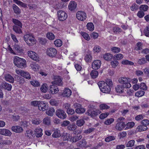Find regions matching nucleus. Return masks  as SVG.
Instances as JSON below:
<instances>
[{"label":"nucleus","mask_w":149,"mask_h":149,"mask_svg":"<svg viewBox=\"0 0 149 149\" xmlns=\"http://www.w3.org/2000/svg\"><path fill=\"white\" fill-rule=\"evenodd\" d=\"M12 22L15 24L14 25L17 26H22V24L21 22L16 19L13 18L12 19Z\"/></svg>","instance_id":"nucleus-30"},{"label":"nucleus","mask_w":149,"mask_h":149,"mask_svg":"<svg viewBox=\"0 0 149 149\" xmlns=\"http://www.w3.org/2000/svg\"><path fill=\"white\" fill-rule=\"evenodd\" d=\"M23 39L29 46H32L36 43V40L31 34H26L23 36Z\"/></svg>","instance_id":"nucleus-2"},{"label":"nucleus","mask_w":149,"mask_h":149,"mask_svg":"<svg viewBox=\"0 0 149 149\" xmlns=\"http://www.w3.org/2000/svg\"><path fill=\"white\" fill-rule=\"evenodd\" d=\"M139 6L136 3L133 4L131 7L130 9L132 11H134V10H136L139 9Z\"/></svg>","instance_id":"nucleus-57"},{"label":"nucleus","mask_w":149,"mask_h":149,"mask_svg":"<svg viewBox=\"0 0 149 149\" xmlns=\"http://www.w3.org/2000/svg\"><path fill=\"white\" fill-rule=\"evenodd\" d=\"M124 88L122 85H118L115 87L116 91L118 93H122L124 92Z\"/></svg>","instance_id":"nucleus-23"},{"label":"nucleus","mask_w":149,"mask_h":149,"mask_svg":"<svg viewBox=\"0 0 149 149\" xmlns=\"http://www.w3.org/2000/svg\"><path fill=\"white\" fill-rule=\"evenodd\" d=\"M22 26L13 25V29L16 33L20 34L22 33Z\"/></svg>","instance_id":"nucleus-20"},{"label":"nucleus","mask_w":149,"mask_h":149,"mask_svg":"<svg viewBox=\"0 0 149 149\" xmlns=\"http://www.w3.org/2000/svg\"><path fill=\"white\" fill-rule=\"evenodd\" d=\"M111 50L115 53H118L120 51V49L118 47H114L111 48Z\"/></svg>","instance_id":"nucleus-62"},{"label":"nucleus","mask_w":149,"mask_h":149,"mask_svg":"<svg viewBox=\"0 0 149 149\" xmlns=\"http://www.w3.org/2000/svg\"><path fill=\"white\" fill-rule=\"evenodd\" d=\"M12 130L15 132L20 133L23 131V128L19 126H13L11 127Z\"/></svg>","instance_id":"nucleus-17"},{"label":"nucleus","mask_w":149,"mask_h":149,"mask_svg":"<svg viewBox=\"0 0 149 149\" xmlns=\"http://www.w3.org/2000/svg\"><path fill=\"white\" fill-rule=\"evenodd\" d=\"M77 7V3L74 1H71L68 5V8L69 10L72 12H75Z\"/></svg>","instance_id":"nucleus-8"},{"label":"nucleus","mask_w":149,"mask_h":149,"mask_svg":"<svg viewBox=\"0 0 149 149\" xmlns=\"http://www.w3.org/2000/svg\"><path fill=\"white\" fill-rule=\"evenodd\" d=\"M114 121V119L112 118H111L108 119L107 120L105 121L104 123L106 125H109L111 124Z\"/></svg>","instance_id":"nucleus-64"},{"label":"nucleus","mask_w":149,"mask_h":149,"mask_svg":"<svg viewBox=\"0 0 149 149\" xmlns=\"http://www.w3.org/2000/svg\"><path fill=\"white\" fill-rule=\"evenodd\" d=\"M144 33L145 36L149 37V25L146 26L144 29Z\"/></svg>","instance_id":"nucleus-50"},{"label":"nucleus","mask_w":149,"mask_h":149,"mask_svg":"<svg viewBox=\"0 0 149 149\" xmlns=\"http://www.w3.org/2000/svg\"><path fill=\"white\" fill-rule=\"evenodd\" d=\"M12 143V141L10 140L6 139L2 140L0 142V143L1 144L8 145L11 144Z\"/></svg>","instance_id":"nucleus-42"},{"label":"nucleus","mask_w":149,"mask_h":149,"mask_svg":"<svg viewBox=\"0 0 149 149\" xmlns=\"http://www.w3.org/2000/svg\"><path fill=\"white\" fill-rule=\"evenodd\" d=\"M100 109L101 110L108 109L109 108V107L105 104H102L100 105Z\"/></svg>","instance_id":"nucleus-49"},{"label":"nucleus","mask_w":149,"mask_h":149,"mask_svg":"<svg viewBox=\"0 0 149 149\" xmlns=\"http://www.w3.org/2000/svg\"><path fill=\"white\" fill-rule=\"evenodd\" d=\"M43 123L46 125H48L50 124V118L49 116L45 117L43 120Z\"/></svg>","instance_id":"nucleus-32"},{"label":"nucleus","mask_w":149,"mask_h":149,"mask_svg":"<svg viewBox=\"0 0 149 149\" xmlns=\"http://www.w3.org/2000/svg\"><path fill=\"white\" fill-rule=\"evenodd\" d=\"M86 113L91 117H93L97 116L98 114H99L100 112L98 110L94 111L88 110L86 112Z\"/></svg>","instance_id":"nucleus-15"},{"label":"nucleus","mask_w":149,"mask_h":149,"mask_svg":"<svg viewBox=\"0 0 149 149\" xmlns=\"http://www.w3.org/2000/svg\"><path fill=\"white\" fill-rule=\"evenodd\" d=\"M145 92L143 91H138L135 93V95L138 97H141L144 95Z\"/></svg>","instance_id":"nucleus-45"},{"label":"nucleus","mask_w":149,"mask_h":149,"mask_svg":"<svg viewBox=\"0 0 149 149\" xmlns=\"http://www.w3.org/2000/svg\"><path fill=\"white\" fill-rule=\"evenodd\" d=\"M48 107V104L46 102L40 101L38 108L40 111H44L47 109Z\"/></svg>","instance_id":"nucleus-9"},{"label":"nucleus","mask_w":149,"mask_h":149,"mask_svg":"<svg viewBox=\"0 0 149 149\" xmlns=\"http://www.w3.org/2000/svg\"><path fill=\"white\" fill-rule=\"evenodd\" d=\"M98 72L96 70H92L91 72L90 75L91 77L93 79H95L97 76Z\"/></svg>","instance_id":"nucleus-34"},{"label":"nucleus","mask_w":149,"mask_h":149,"mask_svg":"<svg viewBox=\"0 0 149 149\" xmlns=\"http://www.w3.org/2000/svg\"><path fill=\"white\" fill-rule=\"evenodd\" d=\"M77 126L75 125H69L67 127V129L70 131H73L76 128Z\"/></svg>","instance_id":"nucleus-43"},{"label":"nucleus","mask_w":149,"mask_h":149,"mask_svg":"<svg viewBox=\"0 0 149 149\" xmlns=\"http://www.w3.org/2000/svg\"><path fill=\"white\" fill-rule=\"evenodd\" d=\"M55 111V109L53 108H49L48 111H46V113L47 115L52 116H53Z\"/></svg>","instance_id":"nucleus-31"},{"label":"nucleus","mask_w":149,"mask_h":149,"mask_svg":"<svg viewBox=\"0 0 149 149\" xmlns=\"http://www.w3.org/2000/svg\"><path fill=\"white\" fill-rule=\"evenodd\" d=\"M13 49L18 53H21L23 52L22 49L21 47L16 43L14 45Z\"/></svg>","instance_id":"nucleus-28"},{"label":"nucleus","mask_w":149,"mask_h":149,"mask_svg":"<svg viewBox=\"0 0 149 149\" xmlns=\"http://www.w3.org/2000/svg\"><path fill=\"white\" fill-rule=\"evenodd\" d=\"M57 14L59 20L63 21L67 18L68 15L66 12L62 10H59L58 11Z\"/></svg>","instance_id":"nucleus-5"},{"label":"nucleus","mask_w":149,"mask_h":149,"mask_svg":"<svg viewBox=\"0 0 149 149\" xmlns=\"http://www.w3.org/2000/svg\"><path fill=\"white\" fill-rule=\"evenodd\" d=\"M101 47L97 45L95 46L93 48V50L95 53H98L101 51Z\"/></svg>","instance_id":"nucleus-48"},{"label":"nucleus","mask_w":149,"mask_h":149,"mask_svg":"<svg viewBox=\"0 0 149 149\" xmlns=\"http://www.w3.org/2000/svg\"><path fill=\"white\" fill-rule=\"evenodd\" d=\"M85 121L83 119L78 120L76 121V124L79 127H81L85 123Z\"/></svg>","instance_id":"nucleus-39"},{"label":"nucleus","mask_w":149,"mask_h":149,"mask_svg":"<svg viewBox=\"0 0 149 149\" xmlns=\"http://www.w3.org/2000/svg\"><path fill=\"white\" fill-rule=\"evenodd\" d=\"M109 114L108 112L102 113L100 115L99 118L101 119H104L107 117Z\"/></svg>","instance_id":"nucleus-61"},{"label":"nucleus","mask_w":149,"mask_h":149,"mask_svg":"<svg viewBox=\"0 0 149 149\" xmlns=\"http://www.w3.org/2000/svg\"><path fill=\"white\" fill-rule=\"evenodd\" d=\"M137 16L140 18L143 17L145 15L144 12L143 11H139L137 13Z\"/></svg>","instance_id":"nucleus-63"},{"label":"nucleus","mask_w":149,"mask_h":149,"mask_svg":"<svg viewBox=\"0 0 149 149\" xmlns=\"http://www.w3.org/2000/svg\"><path fill=\"white\" fill-rule=\"evenodd\" d=\"M3 135L10 136L12 134V133L10 131L7 129H3Z\"/></svg>","instance_id":"nucleus-41"},{"label":"nucleus","mask_w":149,"mask_h":149,"mask_svg":"<svg viewBox=\"0 0 149 149\" xmlns=\"http://www.w3.org/2000/svg\"><path fill=\"white\" fill-rule=\"evenodd\" d=\"M35 134L37 137H41L42 135V130L40 128L36 129L35 130Z\"/></svg>","instance_id":"nucleus-22"},{"label":"nucleus","mask_w":149,"mask_h":149,"mask_svg":"<svg viewBox=\"0 0 149 149\" xmlns=\"http://www.w3.org/2000/svg\"><path fill=\"white\" fill-rule=\"evenodd\" d=\"M16 72L17 74L20 75L26 79H30L31 78L30 74L27 72L22 70H16Z\"/></svg>","instance_id":"nucleus-7"},{"label":"nucleus","mask_w":149,"mask_h":149,"mask_svg":"<svg viewBox=\"0 0 149 149\" xmlns=\"http://www.w3.org/2000/svg\"><path fill=\"white\" fill-rule=\"evenodd\" d=\"M47 54L52 58L54 57L57 54L56 49L54 48H50L47 49Z\"/></svg>","instance_id":"nucleus-10"},{"label":"nucleus","mask_w":149,"mask_h":149,"mask_svg":"<svg viewBox=\"0 0 149 149\" xmlns=\"http://www.w3.org/2000/svg\"><path fill=\"white\" fill-rule=\"evenodd\" d=\"M87 144V142L84 139H81L77 143V146L79 147H85Z\"/></svg>","instance_id":"nucleus-27"},{"label":"nucleus","mask_w":149,"mask_h":149,"mask_svg":"<svg viewBox=\"0 0 149 149\" xmlns=\"http://www.w3.org/2000/svg\"><path fill=\"white\" fill-rule=\"evenodd\" d=\"M70 124V122L68 120H65L63 121L61 124V126L63 127H65L68 126Z\"/></svg>","instance_id":"nucleus-58"},{"label":"nucleus","mask_w":149,"mask_h":149,"mask_svg":"<svg viewBox=\"0 0 149 149\" xmlns=\"http://www.w3.org/2000/svg\"><path fill=\"white\" fill-rule=\"evenodd\" d=\"M119 82L123 84L122 85L124 88H130L131 86V84L129 83L127 78L125 77H121L118 79Z\"/></svg>","instance_id":"nucleus-4"},{"label":"nucleus","mask_w":149,"mask_h":149,"mask_svg":"<svg viewBox=\"0 0 149 149\" xmlns=\"http://www.w3.org/2000/svg\"><path fill=\"white\" fill-rule=\"evenodd\" d=\"M82 36L85 39L87 40H89L90 39V37L89 36V35L87 33L83 32L82 33Z\"/></svg>","instance_id":"nucleus-56"},{"label":"nucleus","mask_w":149,"mask_h":149,"mask_svg":"<svg viewBox=\"0 0 149 149\" xmlns=\"http://www.w3.org/2000/svg\"><path fill=\"white\" fill-rule=\"evenodd\" d=\"M112 57V55L109 53L105 54L103 56L104 59L107 61L111 60Z\"/></svg>","instance_id":"nucleus-29"},{"label":"nucleus","mask_w":149,"mask_h":149,"mask_svg":"<svg viewBox=\"0 0 149 149\" xmlns=\"http://www.w3.org/2000/svg\"><path fill=\"white\" fill-rule=\"evenodd\" d=\"M77 18L79 20L84 21L86 18V13L82 11H78L76 14Z\"/></svg>","instance_id":"nucleus-6"},{"label":"nucleus","mask_w":149,"mask_h":149,"mask_svg":"<svg viewBox=\"0 0 149 149\" xmlns=\"http://www.w3.org/2000/svg\"><path fill=\"white\" fill-rule=\"evenodd\" d=\"M5 79L7 81L9 82L10 83H13L14 81V78L9 74H7L5 75Z\"/></svg>","instance_id":"nucleus-21"},{"label":"nucleus","mask_w":149,"mask_h":149,"mask_svg":"<svg viewBox=\"0 0 149 149\" xmlns=\"http://www.w3.org/2000/svg\"><path fill=\"white\" fill-rule=\"evenodd\" d=\"M115 139V138L114 136H110L106 137L105 139V141L106 142H109L112 140H114Z\"/></svg>","instance_id":"nucleus-55"},{"label":"nucleus","mask_w":149,"mask_h":149,"mask_svg":"<svg viewBox=\"0 0 149 149\" xmlns=\"http://www.w3.org/2000/svg\"><path fill=\"white\" fill-rule=\"evenodd\" d=\"M46 37L50 40H54L55 38V36L52 33L48 32L46 34Z\"/></svg>","instance_id":"nucleus-37"},{"label":"nucleus","mask_w":149,"mask_h":149,"mask_svg":"<svg viewBox=\"0 0 149 149\" xmlns=\"http://www.w3.org/2000/svg\"><path fill=\"white\" fill-rule=\"evenodd\" d=\"M50 92L52 94L57 93L59 91V89L57 86L54 84H52L49 86Z\"/></svg>","instance_id":"nucleus-16"},{"label":"nucleus","mask_w":149,"mask_h":149,"mask_svg":"<svg viewBox=\"0 0 149 149\" xmlns=\"http://www.w3.org/2000/svg\"><path fill=\"white\" fill-rule=\"evenodd\" d=\"M148 7L146 5H141L140 8L139 9L140 10H142L143 11H146L148 9Z\"/></svg>","instance_id":"nucleus-44"},{"label":"nucleus","mask_w":149,"mask_h":149,"mask_svg":"<svg viewBox=\"0 0 149 149\" xmlns=\"http://www.w3.org/2000/svg\"><path fill=\"white\" fill-rule=\"evenodd\" d=\"M118 62L117 61H112L111 62V65L113 68H115L118 65Z\"/></svg>","instance_id":"nucleus-59"},{"label":"nucleus","mask_w":149,"mask_h":149,"mask_svg":"<svg viewBox=\"0 0 149 149\" xmlns=\"http://www.w3.org/2000/svg\"><path fill=\"white\" fill-rule=\"evenodd\" d=\"M92 59V57L90 54H86L84 58L86 62H90Z\"/></svg>","instance_id":"nucleus-36"},{"label":"nucleus","mask_w":149,"mask_h":149,"mask_svg":"<svg viewBox=\"0 0 149 149\" xmlns=\"http://www.w3.org/2000/svg\"><path fill=\"white\" fill-rule=\"evenodd\" d=\"M72 91L69 88H65L63 92V95L64 97H69L71 95Z\"/></svg>","instance_id":"nucleus-25"},{"label":"nucleus","mask_w":149,"mask_h":149,"mask_svg":"<svg viewBox=\"0 0 149 149\" xmlns=\"http://www.w3.org/2000/svg\"><path fill=\"white\" fill-rule=\"evenodd\" d=\"M101 91L103 93H109L111 91L110 86L103 81L99 82L98 84Z\"/></svg>","instance_id":"nucleus-3"},{"label":"nucleus","mask_w":149,"mask_h":149,"mask_svg":"<svg viewBox=\"0 0 149 149\" xmlns=\"http://www.w3.org/2000/svg\"><path fill=\"white\" fill-rule=\"evenodd\" d=\"M148 129L147 127L144 126L143 125H139L138 126L136 129L137 132H141L145 131Z\"/></svg>","instance_id":"nucleus-24"},{"label":"nucleus","mask_w":149,"mask_h":149,"mask_svg":"<svg viewBox=\"0 0 149 149\" xmlns=\"http://www.w3.org/2000/svg\"><path fill=\"white\" fill-rule=\"evenodd\" d=\"M101 64V61L100 60H95L92 63V67L93 69L97 70L100 67Z\"/></svg>","instance_id":"nucleus-14"},{"label":"nucleus","mask_w":149,"mask_h":149,"mask_svg":"<svg viewBox=\"0 0 149 149\" xmlns=\"http://www.w3.org/2000/svg\"><path fill=\"white\" fill-rule=\"evenodd\" d=\"M85 111V109L83 108H77L75 110V112L77 113H81Z\"/></svg>","instance_id":"nucleus-46"},{"label":"nucleus","mask_w":149,"mask_h":149,"mask_svg":"<svg viewBox=\"0 0 149 149\" xmlns=\"http://www.w3.org/2000/svg\"><path fill=\"white\" fill-rule=\"evenodd\" d=\"M141 124L144 126L147 127V126L149 125V120L148 119H144L141 122Z\"/></svg>","instance_id":"nucleus-54"},{"label":"nucleus","mask_w":149,"mask_h":149,"mask_svg":"<svg viewBox=\"0 0 149 149\" xmlns=\"http://www.w3.org/2000/svg\"><path fill=\"white\" fill-rule=\"evenodd\" d=\"M86 26L88 29L91 31H93L94 30V25L92 23H88Z\"/></svg>","instance_id":"nucleus-38"},{"label":"nucleus","mask_w":149,"mask_h":149,"mask_svg":"<svg viewBox=\"0 0 149 149\" xmlns=\"http://www.w3.org/2000/svg\"><path fill=\"white\" fill-rule=\"evenodd\" d=\"M31 85L34 86H38L40 84L38 81L36 80H33L30 81Z\"/></svg>","instance_id":"nucleus-51"},{"label":"nucleus","mask_w":149,"mask_h":149,"mask_svg":"<svg viewBox=\"0 0 149 149\" xmlns=\"http://www.w3.org/2000/svg\"><path fill=\"white\" fill-rule=\"evenodd\" d=\"M12 8L14 13H15L16 14L19 15L20 14V9L15 4H13Z\"/></svg>","instance_id":"nucleus-26"},{"label":"nucleus","mask_w":149,"mask_h":149,"mask_svg":"<svg viewBox=\"0 0 149 149\" xmlns=\"http://www.w3.org/2000/svg\"><path fill=\"white\" fill-rule=\"evenodd\" d=\"M134 142V140H132L130 141L126 144L127 147H132L133 146Z\"/></svg>","instance_id":"nucleus-52"},{"label":"nucleus","mask_w":149,"mask_h":149,"mask_svg":"<svg viewBox=\"0 0 149 149\" xmlns=\"http://www.w3.org/2000/svg\"><path fill=\"white\" fill-rule=\"evenodd\" d=\"M121 63L123 64L124 65H133L134 64V63L133 62L127 60H123L122 61Z\"/></svg>","instance_id":"nucleus-47"},{"label":"nucleus","mask_w":149,"mask_h":149,"mask_svg":"<svg viewBox=\"0 0 149 149\" xmlns=\"http://www.w3.org/2000/svg\"><path fill=\"white\" fill-rule=\"evenodd\" d=\"M28 56L32 59L36 61H39V58L38 55L36 53L31 51L28 52Z\"/></svg>","instance_id":"nucleus-12"},{"label":"nucleus","mask_w":149,"mask_h":149,"mask_svg":"<svg viewBox=\"0 0 149 149\" xmlns=\"http://www.w3.org/2000/svg\"><path fill=\"white\" fill-rule=\"evenodd\" d=\"M63 83V82L61 78L59 76L55 77L54 81L52 82V84H54L56 85L59 86L62 85Z\"/></svg>","instance_id":"nucleus-13"},{"label":"nucleus","mask_w":149,"mask_h":149,"mask_svg":"<svg viewBox=\"0 0 149 149\" xmlns=\"http://www.w3.org/2000/svg\"><path fill=\"white\" fill-rule=\"evenodd\" d=\"M48 86L46 84H43L40 88L41 91L44 93H45L47 92Z\"/></svg>","instance_id":"nucleus-33"},{"label":"nucleus","mask_w":149,"mask_h":149,"mask_svg":"<svg viewBox=\"0 0 149 149\" xmlns=\"http://www.w3.org/2000/svg\"><path fill=\"white\" fill-rule=\"evenodd\" d=\"M56 115L59 118L62 119L65 118L66 115L65 112L62 110L58 109L56 112Z\"/></svg>","instance_id":"nucleus-11"},{"label":"nucleus","mask_w":149,"mask_h":149,"mask_svg":"<svg viewBox=\"0 0 149 149\" xmlns=\"http://www.w3.org/2000/svg\"><path fill=\"white\" fill-rule=\"evenodd\" d=\"M49 102L50 104L53 106H57L58 105V103L57 101L54 99L50 100Z\"/></svg>","instance_id":"nucleus-53"},{"label":"nucleus","mask_w":149,"mask_h":149,"mask_svg":"<svg viewBox=\"0 0 149 149\" xmlns=\"http://www.w3.org/2000/svg\"><path fill=\"white\" fill-rule=\"evenodd\" d=\"M123 57V55L121 54H116L114 56V57L117 60H120Z\"/></svg>","instance_id":"nucleus-60"},{"label":"nucleus","mask_w":149,"mask_h":149,"mask_svg":"<svg viewBox=\"0 0 149 149\" xmlns=\"http://www.w3.org/2000/svg\"><path fill=\"white\" fill-rule=\"evenodd\" d=\"M2 88L8 91H10L11 90L12 86L11 84L4 81L1 84Z\"/></svg>","instance_id":"nucleus-19"},{"label":"nucleus","mask_w":149,"mask_h":149,"mask_svg":"<svg viewBox=\"0 0 149 149\" xmlns=\"http://www.w3.org/2000/svg\"><path fill=\"white\" fill-rule=\"evenodd\" d=\"M54 43L56 47H60L62 45V42L60 39H58L54 41Z\"/></svg>","instance_id":"nucleus-35"},{"label":"nucleus","mask_w":149,"mask_h":149,"mask_svg":"<svg viewBox=\"0 0 149 149\" xmlns=\"http://www.w3.org/2000/svg\"><path fill=\"white\" fill-rule=\"evenodd\" d=\"M116 126V129L119 130H121L125 127V124L124 122H117Z\"/></svg>","instance_id":"nucleus-18"},{"label":"nucleus","mask_w":149,"mask_h":149,"mask_svg":"<svg viewBox=\"0 0 149 149\" xmlns=\"http://www.w3.org/2000/svg\"><path fill=\"white\" fill-rule=\"evenodd\" d=\"M13 62L14 65L19 68H23L26 67V61L24 59L18 56H15Z\"/></svg>","instance_id":"nucleus-1"},{"label":"nucleus","mask_w":149,"mask_h":149,"mask_svg":"<svg viewBox=\"0 0 149 149\" xmlns=\"http://www.w3.org/2000/svg\"><path fill=\"white\" fill-rule=\"evenodd\" d=\"M143 47V43L140 42H138L136 44V47L135 48L136 50H141Z\"/></svg>","instance_id":"nucleus-40"}]
</instances>
